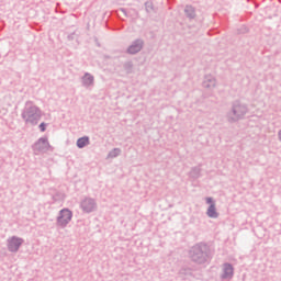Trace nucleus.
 I'll use <instances>...</instances> for the list:
<instances>
[{
	"label": "nucleus",
	"mask_w": 281,
	"mask_h": 281,
	"mask_svg": "<svg viewBox=\"0 0 281 281\" xmlns=\"http://www.w3.org/2000/svg\"><path fill=\"white\" fill-rule=\"evenodd\" d=\"M83 82H86V85H91L93 82V77L91 75H86L83 77Z\"/></svg>",
	"instance_id": "9d476101"
},
{
	"label": "nucleus",
	"mask_w": 281,
	"mask_h": 281,
	"mask_svg": "<svg viewBox=\"0 0 281 281\" xmlns=\"http://www.w3.org/2000/svg\"><path fill=\"white\" fill-rule=\"evenodd\" d=\"M186 12L189 16H194V9L192 7H187Z\"/></svg>",
	"instance_id": "9b49d317"
},
{
	"label": "nucleus",
	"mask_w": 281,
	"mask_h": 281,
	"mask_svg": "<svg viewBox=\"0 0 281 281\" xmlns=\"http://www.w3.org/2000/svg\"><path fill=\"white\" fill-rule=\"evenodd\" d=\"M22 240L13 237L9 240V249L10 251H18L19 247H21Z\"/></svg>",
	"instance_id": "20e7f679"
},
{
	"label": "nucleus",
	"mask_w": 281,
	"mask_h": 281,
	"mask_svg": "<svg viewBox=\"0 0 281 281\" xmlns=\"http://www.w3.org/2000/svg\"><path fill=\"white\" fill-rule=\"evenodd\" d=\"M40 128H41L42 133H45V123H41Z\"/></svg>",
	"instance_id": "ddd939ff"
},
{
	"label": "nucleus",
	"mask_w": 281,
	"mask_h": 281,
	"mask_svg": "<svg viewBox=\"0 0 281 281\" xmlns=\"http://www.w3.org/2000/svg\"><path fill=\"white\" fill-rule=\"evenodd\" d=\"M206 203L211 204L212 203V198H206Z\"/></svg>",
	"instance_id": "4468645a"
},
{
	"label": "nucleus",
	"mask_w": 281,
	"mask_h": 281,
	"mask_svg": "<svg viewBox=\"0 0 281 281\" xmlns=\"http://www.w3.org/2000/svg\"><path fill=\"white\" fill-rule=\"evenodd\" d=\"M151 7V4H147V8H150Z\"/></svg>",
	"instance_id": "2eb2a0df"
},
{
	"label": "nucleus",
	"mask_w": 281,
	"mask_h": 281,
	"mask_svg": "<svg viewBox=\"0 0 281 281\" xmlns=\"http://www.w3.org/2000/svg\"><path fill=\"white\" fill-rule=\"evenodd\" d=\"M71 221V211L69 210H61L60 216L58 217L59 225H67Z\"/></svg>",
	"instance_id": "7ed1b4c3"
},
{
	"label": "nucleus",
	"mask_w": 281,
	"mask_h": 281,
	"mask_svg": "<svg viewBox=\"0 0 281 281\" xmlns=\"http://www.w3.org/2000/svg\"><path fill=\"white\" fill-rule=\"evenodd\" d=\"M23 119L30 124H38V121L41 120V111L37 108H31L24 112Z\"/></svg>",
	"instance_id": "f257e3e1"
},
{
	"label": "nucleus",
	"mask_w": 281,
	"mask_h": 281,
	"mask_svg": "<svg viewBox=\"0 0 281 281\" xmlns=\"http://www.w3.org/2000/svg\"><path fill=\"white\" fill-rule=\"evenodd\" d=\"M207 216H210V218H216V216H218V214L216 213V206H214V204L210 205L207 210Z\"/></svg>",
	"instance_id": "6e6552de"
},
{
	"label": "nucleus",
	"mask_w": 281,
	"mask_h": 281,
	"mask_svg": "<svg viewBox=\"0 0 281 281\" xmlns=\"http://www.w3.org/2000/svg\"><path fill=\"white\" fill-rule=\"evenodd\" d=\"M143 43L137 41L132 46L128 47L127 52L128 54H137V52L142 50Z\"/></svg>",
	"instance_id": "39448f33"
},
{
	"label": "nucleus",
	"mask_w": 281,
	"mask_h": 281,
	"mask_svg": "<svg viewBox=\"0 0 281 281\" xmlns=\"http://www.w3.org/2000/svg\"><path fill=\"white\" fill-rule=\"evenodd\" d=\"M89 144V137H81L77 140L78 148H85Z\"/></svg>",
	"instance_id": "1a4fd4ad"
},
{
	"label": "nucleus",
	"mask_w": 281,
	"mask_h": 281,
	"mask_svg": "<svg viewBox=\"0 0 281 281\" xmlns=\"http://www.w3.org/2000/svg\"><path fill=\"white\" fill-rule=\"evenodd\" d=\"M234 276V268L231 265H224V278H232Z\"/></svg>",
	"instance_id": "0eeeda50"
},
{
	"label": "nucleus",
	"mask_w": 281,
	"mask_h": 281,
	"mask_svg": "<svg viewBox=\"0 0 281 281\" xmlns=\"http://www.w3.org/2000/svg\"><path fill=\"white\" fill-rule=\"evenodd\" d=\"M41 144H44V146H47V140L45 138H41L37 143V146H41Z\"/></svg>",
	"instance_id": "f8f14e48"
},
{
	"label": "nucleus",
	"mask_w": 281,
	"mask_h": 281,
	"mask_svg": "<svg viewBox=\"0 0 281 281\" xmlns=\"http://www.w3.org/2000/svg\"><path fill=\"white\" fill-rule=\"evenodd\" d=\"M85 212H91L94 207L93 200H85L81 204Z\"/></svg>",
	"instance_id": "423d86ee"
},
{
	"label": "nucleus",
	"mask_w": 281,
	"mask_h": 281,
	"mask_svg": "<svg viewBox=\"0 0 281 281\" xmlns=\"http://www.w3.org/2000/svg\"><path fill=\"white\" fill-rule=\"evenodd\" d=\"M190 256L194 262H203L205 260V254L201 250V247L196 246L190 251Z\"/></svg>",
	"instance_id": "f03ea898"
}]
</instances>
